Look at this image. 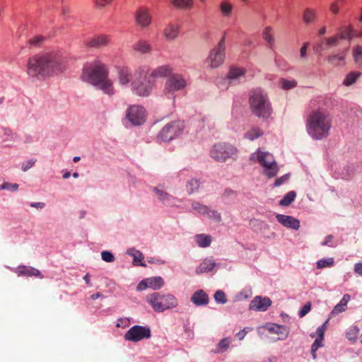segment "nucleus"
I'll return each instance as SVG.
<instances>
[{
	"label": "nucleus",
	"mask_w": 362,
	"mask_h": 362,
	"mask_svg": "<svg viewBox=\"0 0 362 362\" xmlns=\"http://www.w3.org/2000/svg\"><path fill=\"white\" fill-rule=\"evenodd\" d=\"M26 67L27 74L33 81L57 74L64 69L60 57L54 52L30 57L28 59Z\"/></svg>",
	"instance_id": "1"
},
{
	"label": "nucleus",
	"mask_w": 362,
	"mask_h": 362,
	"mask_svg": "<svg viewBox=\"0 0 362 362\" xmlns=\"http://www.w3.org/2000/svg\"><path fill=\"white\" fill-rule=\"evenodd\" d=\"M332 126L330 114L325 109L312 110L306 120V131L315 140L327 138Z\"/></svg>",
	"instance_id": "2"
},
{
	"label": "nucleus",
	"mask_w": 362,
	"mask_h": 362,
	"mask_svg": "<svg viewBox=\"0 0 362 362\" xmlns=\"http://www.w3.org/2000/svg\"><path fill=\"white\" fill-rule=\"evenodd\" d=\"M249 103L252 112L259 118L267 119L272 114V104L268 96L261 89L251 91Z\"/></svg>",
	"instance_id": "3"
},
{
	"label": "nucleus",
	"mask_w": 362,
	"mask_h": 362,
	"mask_svg": "<svg viewBox=\"0 0 362 362\" xmlns=\"http://www.w3.org/2000/svg\"><path fill=\"white\" fill-rule=\"evenodd\" d=\"M239 151L234 145L227 142L215 144L210 150V156L216 162L225 163L228 160H236Z\"/></svg>",
	"instance_id": "4"
},
{
	"label": "nucleus",
	"mask_w": 362,
	"mask_h": 362,
	"mask_svg": "<svg viewBox=\"0 0 362 362\" xmlns=\"http://www.w3.org/2000/svg\"><path fill=\"white\" fill-rule=\"evenodd\" d=\"M146 301L158 313L175 308L178 305L176 297L170 293H153L147 296Z\"/></svg>",
	"instance_id": "5"
},
{
	"label": "nucleus",
	"mask_w": 362,
	"mask_h": 362,
	"mask_svg": "<svg viewBox=\"0 0 362 362\" xmlns=\"http://www.w3.org/2000/svg\"><path fill=\"white\" fill-rule=\"evenodd\" d=\"M107 76L108 70L106 66L100 62H94L84 66L81 78L83 81L95 86Z\"/></svg>",
	"instance_id": "6"
},
{
	"label": "nucleus",
	"mask_w": 362,
	"mask_h": 362,
	"mask_svg": "<svg viewBox=\"0 0 362 362\" xmlns=\"http://www.w3.org/2000/svg\"><path fill=\"white\" fill-rule=\"evenodd\" d=\"M250 159L256 160L263 167V173L269 178L276 176L279 170L273 155L269 152L257 150L251 155Z\"/></svg>",
	"instance_id": "7"
},
{
	"label": "nucleus",
	"mask_w": 362,
	"mask_h": 362,
	"mask_svg": "<svg viewBox=\"0 0 362 362\" xmlns=\"http://www.w3.org/2000/svg\"><path fill=\"white\" fill-rule=\"evenodd\" d=\"M184 124L177 120L166 124L158 133L157 139L160 141H170L177 137L183 130Z\"/></svg>",
	"instance_id": "8"
},
{
	"label": "nucleus",
	"mask_w": 362,
	"mask_h": 362,
	"mask_svg": "<svg viewBox=\"0 0 362 362\" xmlns=\"http://www.w3.org/2000/svg\"><path fill=\"white\" fill-rule=\"evenodd\" d=\"M225 36H223L218 45L210 52L207 58V64L211 68L221 66L225 59Z\"/></svg>",
	"instance_id": "9"
},
{
	"label": "nucleus",
	"mask_w": 362,
	"mask_h": 362,
	"mask_svg": "<svg viewBox=\"0 0 362 362\" xmlns=\"http://www.w3.org/2000/svg\"><path fill=\"white\" fill-rule=\"evenodd\" d=\"M151 336L148 327L134 325L124 334L126 341L138 342L145 339H149Z\"/></svg>",
	"instance_id": "10"
},
{
	"label": "nucleus",
	"mask_w": 362,
	"mask_h": 362,
	"mask_svg": "<svg viewBox=\"0 0 362 362\" xmlns=\"http://www.w3.org/2000/svg\"><path fill=\"white\" fill-rule=\"evenodd\" d=\"M187 86V81L180 74H174L170 75L165 81V91L173 93L176 91L183 90Z\"/></svg>",
	"instance_id": "11"
},
{
	"label": "nucleus",
	"mask_w": 362,
	"mask_h": 362,
	"mask_svg": "<svg viewBox=\"0 0 362 362\" xmlns=\"http://www.w3.org/2000/svg\"><path fill=\"white\" fill-rule=\"evenodd\" d=\"M126 117L132 124L141 125L145 122L146 111L141 106L132 105L127 110Z\"/></svg>",
	"instance_id": "12"
},
{
	"label": "nucleus",
	"mask_w": 362,
	"mask_h": 362,
	"mask_svg": "<svg viewBox=\"0 0 362 362\" xmlns=\"http://www.w3.org/2000/svg\"><path fill=\"white\" fill-rule=\"evenodd\" d=\"M164 285V281L160 276H153L143 279L141 281L137 286L138 291H143L147 288H152L153 290H158Z\"/></svg>",
	"instance_id": "13"
},
{
	"label": "nucleus",
	"mask_w": 362,
	"mask_h": 362,
	"mask_svg": "<svg viewBox=\"0 0 362 362\" xmlns=\"http://www.w3.org/2000/svg\"><path fill=\"white\" fill-rule=\"evenodd\" d=\"M272 305V300L269 297L257 296L250 302L249 309L251 310L264 312Z\"/></svg>",
	"instance_id": "14"
},
{
	"label": "nucleus",
	"mask_w": 362,
	"mask_h": 362,
	"mask_svg": "<svg viewBox=\"0 0 362 362\" xmlns=\"http://www.w3.org/2000/svg\"><path fill=\"white\" fill-rule=\"evenodd\" d=\"M151 78L149 77L145 78V80L141 82H134L132 84L134 92L140 96L148 95L154 84V81H152Z\"/></svg>",
	"instance_id": "15"
},
{
	"label": "nucleus",
	"mask_w": 362,
	"mask_h": 362,
	"mask_svg": "<svg viewBox=\"0 0 362 362\" xmlns=\"http://www.w3.org/2000/svg\"><path fill=\"white\" fill-rule=\"evenodd\" d=\"M339 43V36H331L323 37L322 40L317 42L314 47L313 49L317 53H320L323 51L328 50L331 47L337 46Z\"/></svg>",
	"instance_id": "16"
},
{
	"label": "nucleus",
	"mask_w": 362,
	"mask_h": 362,
	"mask_svg": "<svg viewBox=\"0 0 362 362\" xmlns=\"http://www.w3.org/2000/svg\"><path fill=\"white\" fill-rule=\"evenodd\" d=\"M135 19L136 24L143 29L148 28L152 23V16L147 8L137 10Z\"/></svg>",
	"instance_id": "17"
},
{
	"label": "nucleus",
	"mask_w": 362,
	"mask_h": 362,
	"mask_svg": "<svg viewBox=\"0 0 362 362\" xmlns=\"http://www.w3.org/2000/svg\"><path fill=\"white\" fill-rule=\"evenodd\" d=\"M276 218L279 223L286 228L294 230H298L300 228L299 220L291 216L277 214Z\"/></svg>",
	"instance_id": "18"
},
{
	"label": "nucleus",
	"mask_w": 362,
	"mask_h": 362,
	"mask_svg": "<svg viewBox=\"0 0 362 362\" xmlns=\"http://www.w3.org/2000/svg\"><path fill=\"white\" fill-rule=\"evenodd\" d=\"M117 80L122 86H127L132 81V71L127 66H120L117 69Z\"/></svg>",
	"instance_id": "19"
},
{
	"label": "nucleus",
	"mask_w": 362,
	"mask_h": 362,
	"mask_svg": "<svg viewBox=\"0 0 362 362\" xmlns=\"http://www.w3.org/2000/svg\"><path fill=\"white\" fill-rule=\"evenodd\" d=\"M347 52V49H344L329 55L327 59L328 63L335 67L344 66Z\"/></svg>",
	"instance_id": "20"
},
{
	"label": "nucleus",
	"mask_w": 362,
	"mask_h": 362,
	"mask_svg": "<svg viewBox=\"0 0 362 362\" xmlns=\"http://www.w3.org/2000/svg\"><path fill=\"white\" fill-rule=\"evenodd\" d=\"M265 328L271 333L280 335L281 337H279V340L286 339L289 334V329L284 325L270 323L267 324Z\"/></svg>",
	"instance_id": "21"
},
{
	"label": "nucleus",
	"mask_w": 362,
	"mask_h": 362,
	"mask_svg": "<svg viewBox=\"0 0 362 362\" xmlns=\"http://www.w3.org/2000/svg\"><path fill=\"white\" fill-rule=\"evenodd\" d=\"M110 42V38L107 35H101L93 37L86 42V45L90 47L101 48L107 46Z\"/></svg>",
	"instance_id": "22"
},
{
	"label": "nucleus",
	"mask_w": 362,
	"mask_h": 362,
	"mask_svg": "<svg viewBox=\"0 0 362 362\" xmlns=\"http://www.w3.org/2000/svg\"><path fill=\"white\" fill-rule=\"evenodd\" d=\"M220 263L216 262L212 258L205 259L196 269L197 274H202L211 272L214 268H219Z\"/></svg>",
	"instance_id": "23"
},
{
	"label": "nucleus",
	"mask_w": 362,
	"mask_h": 362,
	"mask_svg": "<svg viewBox=\"0 0 362 362\" xmlns=\"http://www.w3.org/2000/svg\"><path fill=\"white\" fill-rule=\"evenodd\" d=\"M191 301L197 306H204L209 303V296L205 291L200 289L193 293Z\"/></svg>",
	"instance_id": "24"
},
{
	"label": "nucleus",
	"mask_w": 362,
	"mask_h": 362,
	"mask_svg": "<svg viewBox=\"0 0 362 362\" xmlns=\"http://www.w3.org/2000/svg\"><path fill=\"white\" fill-rule=\"evenodd\" d=\"M351 299V296L348 293L344 294L339 301V303H337L334 308L332 309L331 312V315L334 316L337 315L339 313L344 312L346 310L347 304L349 301Z\"/></svg>",
	"instance_id": "25"
},
{
	"label": "nucleus",
	"mask_w": 362,
	"mask_h": 362,
	"mask_svg": "<svg viewBox=\"0 0 362 362\" xmlns=\"http://www.w3.org/2000/svg\"><path fill=\"white\" fill-rule=\"evenodd\" d=\"M232 339L230 337L223 338L216 345L215 348L211 349V352L215 354H223L228 351Z\"/></svg>",
	"instance_id": "26"
},
{
	"label": "nucleus",
	"mask_w": 362,
	"mask_h": 362,
	"mask_svg": "<svg viewBox=\"0 0 362 362\" xmlns=\"http://www.w3.org/2000/svg\"><path fill=\"white\" fill-rule=\"evenodd\" d=\"M173 69L169 65H163L153 69L150 74V78L165 77L172 72Z\"/></svg>",
	"instance_id": "27"
},
{
	"label": "nucleus",
	"mask_w": 362,
	"mask_h": 362,
	"mask_svg": "<svg viewBox=\"0 0 362 362\" xmlns=\"http://www.w3.org/2000/svg\"><path fill=\"white\" fill-rule=\"evenodd\" d=\"M95 86L103 90L104 93L109 95H112L115 93L113 83L110 79L108 78L107 76H106L105 79L102 80L101 82H100Z\"/></svg>",
	"instance_id": "28"
},
{
	"label": "nucleus",
	"mask_w": 362,
	"mask_h": 362,
	"mask_svg": "<svg viewBox=\"0 0 362 362\" xmlns=\"http://www.w3.org/2000/svg\"><path fill=\"white\" fill-rule=\"evenodd\" d=\"M179 34V26L177 24H168L163 30V35L168 40H175Z\"/></svg>",
	"instance_id": "29"
},
{
	"label": "nucleus",
	"mask_w": 362,
	"mask_h": 362,
	"mask_svg": "<svg viewBox=\"0 0 362 362\" xmlns=\"http://www.w3.org/2000/svg\"><path fill=\"white\" fill-rule=\"evenodd\" d=\"M302 18L303 22L307 25L315 23L317 18V11L314 8H306L303 11Z\"/></svg>",
	"instance_id": "30"
},
{
	"label": "nucleus",
	"mask_w": 362,
	"mask_h": 362,
	"mask_svg": "<svg viewBox=\"0 0 362 362\" xmlns=\"http://www.w3.org/2000/svg\"><path fill=\"white\" fill-rule=\"evenodd\" d=\"M16 272L18 276H38L40 275V272L38 269L26 266H20L17 268Z\"/></svg>",
	"instance_id": "31"
},
{
	"label": "nucleus",
	"mask_w": 362,
	"mask_h": 362,
	"mask_svg": "<svg viewBox=\"0 0 362 362\" xmlns=\"http://www.w3.org/2000/svg\"><path fill=\"white\" fill-rule=\"evenodd\" d=\"M133 49L141 54H145L151 52V46L148 42L141 40L133 45Z\"/></svg>",
	"instance_id": "32"
},
{
	"label": "nucleus",
	"mask_w": 362,
	"mask_h": 362,
	"mask_svg": "<svg viewBox=\"0 0 362 362\" xmlns=\"http://www.w3.org/2000/svg\"><path fill=\"white\" fill-rule=\"evenodd\" d=\"M127 254L133 257V264L136 266H146L143 262L144 256L140 250H127Z\"/></svg>",
	"instance_id": "33"
},
{
	"label": "nucleus",
	"mask_w": 362,
	"mask_h": 362,
	"mask_svg": "<svg viewBox=\"0 0 362 362\" xmlns=\"http://www.w3.org/2000/svg\"><path fill=\"white\" fill-rule=\"evenodd\" d=\"M194 239L197 245L201 247H209L211 242V236L205 234H198L195 235Z\"/></svg>",
	"instance_id": "34"
},
{
	"label": "nucleus",
	"mask_w": 362,
	"mask_h": 362,
	"mask_svg": "<svg viewBox=\"0 0 362 362\" xmlns=\"http://www.w3.org/2000/svg\"><path fill=\"white\" fill-rule=\"evenodd\" d=\"M353 27L352 25H349L346 28L341 29L340 30V33L335 34V36H339V40H348L351 41L353 38Z\"/></svg>",
	"instance_id": "35"
},
{
	"label": "nucleus",
	"mask_w": 362,
	"mask_h": 362,
	"mask_svg": "<svg viewBox=\"0 0 362 362\" xmlns=\"http://www.w3.org/2000/svg\"><path fill=\"white\" fill-rule=\"evenodd\" d=\"M264 40L267 42L269 47H272L274 44L275 40L272 33V28L269 26L266 27L262 33Z\"/></svg>",
	"instance_id": "36"
},
{
	"label": "nucleus",
	"mask_w": 362,
	"mask_h": 362,
	"mask_svg": "<svg viewBox=\"0 0 362 362\" xmlns=\"http://www.w3.org/2000/svg\"><path fill=\"white\" fill-rule=\"evenodd\" d=\"M262 134L263 131L262 129L258 127H254L245 133V138L253 141L262 136Z\"/></svg>",
	"instance_id": "37"
},
{
	"label": "nucleus",
	"mask_w": 362,
	"mask_h": 362,
	"mask_svg": "<svg viewBox=\"0 0 362 362\" xmlns=\"http://www.w3.org/2000/svg\"><path fill=\"white\" fill-rule=\"evenodd\" d=\"M360 72L353 71L348 74L344 79L343 84L346 86H349L354 83L357 78L361 76Z\"/></svg>",
	"instance_id": "38"
},
{
	"label": "nucleus",
	"mask_w": 362,
	"mask_h": 362,
	"mask_svg": "<svg viewBox=\"0 0 362 362\" xmlns=\"http://www.w3.org/2000/svg\"><path fill=\"white\" fill-rule=\"evenodd\" d=\"M153 191L156 193L158 199L166 204H170V200L173 199V197L167 192L158 189V188H154Z\"/></svg>",
	"instance_id": "39"
},
{
	"label": "nucleus",
	"mask_w": 362,
	"mask_h": 362,
	"mask_svg": "<svg viewBox=\"0 0 362 362\" xmlns=\"http://www.w3.org/2000/svg\"><path fill=\"white\" fill-rule=\"evenodd\" d=\"M171 2L177 8H189L193 5V0H171Z\"/></svg>",
	"instance_id": "40"
},
{
	"label": "nucleus",
	"mask_w": 362,
	"mask_h": 362,
	"mask_svg": "<svg viewBox=\"0 0 362 362\" xmlns=\"http://www.w3.org/2000/svg\"><path fill=\"white\" fill-rule=\"evenodd\" d=\"M359 331L360 329L357 326H351L346 331V337L349 341H355L357 339Z\"/></svg>",
	"instance_id": "41"
},
{
	"label": "nucleus",
	"mask_w": 362,
	"mask_h": 362,
	"mask_svg": "<svg viewBox=\"0 0 362 362\" xmlns=\"http://www.w3.org/2000/svg\"><path fill=\"white\" fill-rule=\"evenodd\" d=\"M296 197V193L294 191H290L280 200L279 204L281 206H288L294 201Z\"/></svg>",
	"instance_id": "42"
},
{
	"label": "nucleus",
	"mask_w": 362,
	"mask_h": 362,
	"mask_svg": "<svg viewBox=\"0 0 362 362\" xmlns=\"http://www.w3.org/2000/svg\"><path fill=\"white\" fill-rule=\"evenodd\" d=\"M233 6L230 3L223 1L220 4V10L221 13L225 17L230 16L232 13Z\"/></svg>",
	"instance_id": "43"
},
{
	"label": "nucleus",
	"mask_w": 362,
	"mask_h": 362,
	"mask_svg": "<svg viewBox=\"0 0 362 362\" xmlns=\"http://www.w3.org/2000/svg\"><path fill=\"white\" fill-rule=\"evenodd\" d=\"M199 181L197 179H191L189 180L186 185L187 191L189 194L194 193L199 187Z\"/></svg>",
	"instance_id": "44"
},
{
	"label": "nucleus",
	"mask_w": 362,
	"mask_h": 362,
	"mask_svg": "<svg viewBox=\"0 0 362 362\" xmlns=\"http://www.w3.org/2000/svg\"><path fill=\"white\" fill-rule=\"evenodd\" d=\"M244 74L245 70L243 69L232 67L229 71L228 78L230 79H238Z\"/></svg>",
	"instance_id": "45"
},
{
	"label": "nucleus",
	"mask_w": 362,
	"mask_h": 362,
	"mask_svg": "<svg viewBox=\"0 0 362 362\" xmlns=\"http://www.w3.org/2000/svg\"><path fill=\"white\" fill-rule=\"evenodd\" d=\"M215 301L218 304H225L228 302L226 293L222 290H218L214 295Z\"/></svg>",
	"instance_id": "46"
},
{
	"label": "nucleus",
	"mask_w": 362,
	"mask_h": 362,
	"mask_svg": "<svg viewBox=\"0 0 362 362\" xmlns=\"http://www.w3.org/2000/svg\"><path fill=\"white\" fill-rule=\"evenodd\" d=\"M353 56L354 61L358 64H362V46L357 45L353 49Z\"/></svg>",
	"instance_id": "47"
},
{
	"label": "nucleus",
	"mask_w": 362,
	"mask_h": 362,
	"mask_svg": "<svg viewBox=\"0 0 362 362\" xmlns=\"http://www.w3.org/2000/svg\"><path fill=\"white\" fill-rule=\"evenodd\" d=\"M281 87L284 90L292 89L297 86V82L295 80H286L281 78L279 81Z\"/></svg>",
	"instance_id": "48"
},
{
	"label": "nucleus",
	"mask_w": 362,
	"mask_h": 362,
	"mask_svg": "<svg viewBox=\"0 0 362 362\" xmlns=\"http://www.w3.org/2000/svg\"><path fill=\"white\" fill-rule=\"evenodd\" d=\"M192 206L194 211H196L204 216L206 214V212H209V208L199 202H194L192 204Z\"/></svg>",
	"instance_id": "49"
},
{
	"label": "nucleus",
	"mask_w": 362,
	"mask_h": 362,
	"mask_svg": "<svg viewBox=\"0 0 362 362\" xmlns=\"http://www.w3.org/2000/svg\"><path fill=\"white\" fill-rule=\"evenodd\" d=\"M334 264V259L332 257L320 259L317 262V268L323 269L331 267Z\"/></svg>",
	"instance_id": "50"
},
{
	"label": "nucleus",
	"mask_w": 362,
	"mask_h": 362,
	"mask_svg": "<svg viewBox=\"0 0 362 362\" xmlns=\"http://www.w3.org/2000/svg\"><path fill=\"white\" fill-rule=\"evenodd\" d=\"M205 216L215 221L216 222H220L221 221V214L217 211L215 210H211L210 209H209V212H206V214Z\"/></svg>",
	"instance_id": "51"
},
{
	"label": "nucleus",
	"mask_w": 362,
	"mask_h": 362,
	"mask_svg": "<svg viewBox=\"0 0 362 362\" xmlns=\"http://www.w3.org/2000/svg\"><path fill=\"white\" fill-rule=\"evenodd\" d=\"M18 189V185L16 183H10L8 182H4L2 185L0 186V189H6L8 191L14 192L16 191Z\"/></svg>",
	"instance_id": "52"
},
{
	"label": "nucleus",
	"mask_w": 362,
	"mask_h": 362,
	"mask_svg": "<svg viewBox=\"0 0 362 362\" xmlns=\"http://www.w3.org/2000/svg\"><path fill=\"white\" fill-rule=\"evenodd\" d=\"M37 160L35 158H31L28 160H26L21 164V169L23 172L28 171L36 163Z\"/></svg>",
	"instance_id": "53"
},
{
	"label": "nucleus",
	"mask_w": 362,
	"mask_h": 362,
	"mask_svg": "<svg viewBox=\"0 0 362 362\" xmlns=\"http://www.w3.org/2000/svg\"><path fill=\"white\" fill-rule=\"evenodd\" d=\"M102 259L106 262H112L115 260V257L109 251L103 250L101 253Z\"/></svg>",
	"instance_id": "54"
},
{
	"label": "nucleus",
	"mask_w": 362,
	"mask_h": 362,
	"mask_svg": "<svg viewBox=\"0 0 362 362\" xmlns=\"http://www.w3.org/2000/svg\"><path fill=\"white\" fill-rule=\"evenodd\" d=\"M44 40V37L42 36H35L29 40L28 42L30 45L37 47L40 45V43Z\"/></svg>",
	"instance_id": "55"
},
{
	"label": "nucleus",
	"mask_w": 362,
	"mask_h": 362,
	"mask_svg": "<svg viewBox=\"0 0 362 362\" xmlns=\"http://www.w3.org/2000/svg\"><path fill=\"white\" fill-rule=\"evenodd\" d=\"M311 309V305L310 303L305 304L298 312V316L303 317L306 315Z\"/></svg>",
	"instance_id": "56"
},
{
	"label": "nucleus",
	"mask_w": 362,
	"mask_h": 362,
	"mask_svg": "<svg viewBox=\"0 0 362 362\" xmlns=\"http://www.w3.org/2000/svg\"><path fill=\"white\" fill-rule=\"evenodd\" d=\"M289 179V175L288 174H286V175H284L283 176L277 178L274 183V187H279L281 185H283L284 183H285L286 182H287Z\"/></svg>",
	"instance_id": "57"
},
{
	"label": "nucleus",
	"mask_w": 362,
	"mask_h": 362,
	"mask_svg": "<svg viewBox=\"0 0 362 362\" xmlns=\"http://www.w3.org/2000/svg\"><path fill=\"white\" fill-rule=\"evenodd\" d=\"M327 322V320L321 326L318 327L316 330L317 337L319 339L324 340V334L325 331V324Z\"/></svg>",
	"instance_id": "58"
},
{
	"label": "nucleus",
	"mask_w": 362,
	"mask_h": 362,
	"mask_svg": "<svg viewBox=\"0 0 362 362\" xmlns=\"http://www.w3.org/2000/svg\"><path fill=\"white\" fill-rule=\"evenodd\" d=\"M112 0H95V7L103 8L112 3Z\"/></svg>",
	"instance_id": "59"
},
{
	"label": "nucleus",
	"mask_w": 362,
	"mask_h": 362,
	"mask_svg": "<svg viewBox=\"0 0 362 362\" xmlns=\"http://www.w3.org/2000/svg\"><path fill=\"white\" fill-rule=\"evenodd\" d=\"M323 339H319L317 338L315 339L314 342L313 343L311 348L313 349V352H316L317 349L322 346H323Z\"/></svg>",
	"instance_id": "60"
},
{
	"label": "nucleus",
	"mask_w": 362,
	"mask_h": 362,
	"mask_svg": "<svg viewBox=\"0 0 362 362\" xmlns=\"http://www.w3.org/2000/svg\"><path fill=\"white\" fill-rule=\"evenodd\" d=\"M329 10L332 12V13L337 15L339 12V5L337 1H334L331 4Z\"/></svg>",
	"instance_id": "61"
},
{
	"label": "nucleus",
	"mask_w": 362,
	"mask_h": 362,
	"mask_svg": "<svg viewBox=\"0 0 362 362\" xmlns=\"http://www.w3.org/2000/svg\"><path fill=\"white\" fill-rule=\"evenodd\" d=\"M148 262L149 263H156L158 264H164L165 263V260L156 257H148Z\"/></svg>",
	"instance_id": "62"
},
{
	"label": "nucleus",
	"mask_w": 362,
	"mask_h": 362,
	"mask_svg": "<svg viewBox=\"0 0 362 362\" xmlns=\"http://www.w3.org/2000/svg\"><path fill=\"white\" fill-rule=\"evenodd\" d=\"M70 13H71V8H70V7L69 6H66V5L62 6V16L64 18H69V15Z\"/></svg>",
	"instance_id": "63"
},
{
	"label": "nucleus",
	"mask_w": 362,
	"mask_h": 362,
	"mask_svg": "<svg viewBox=\"0 0 362 362\" xmlns=\"http://www.w3.org/2000/svg\"><path fill=\"white\" fill-rule=\"evenodd\" d=\"M354 272L358 275L362 276V262H357L354 265Z\"/></svg>",
	"instance_id": "64"
}]
</instances>
